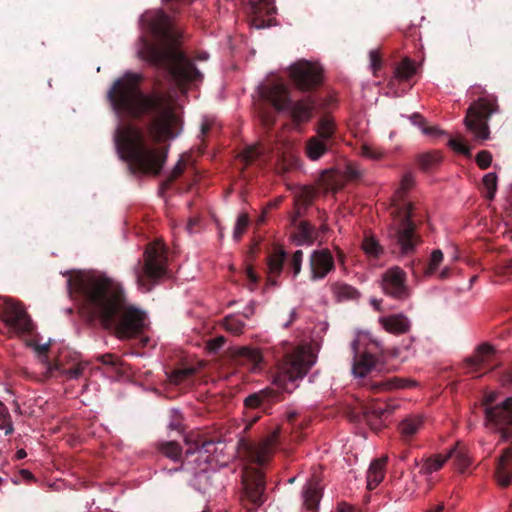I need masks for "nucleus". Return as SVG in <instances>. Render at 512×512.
<instances>
[{"mask_svg":"<svg viewBox=\"0 0 512 512\" xmlns=\"http://www.w3.org/2000/svg\"><path fill=\"white\" fill-rule=\"evenodd\" d=\"M142 81V74L127 71L114 81L107 98L119 117L149 116L146 134L152 145L141 129L131 125L117 127L114 142L131 174L155 177L161 174L169 150V146L159 144L178 136L180 119L169 97L161 91L144 93L140 88Z\"/></svg>","mask_w":512,"mask_h":512,"instance_id":"f257e3e1","label":"nucleus"},{"mask_svg":"<svg viewBox=\"0 0 512 512\" xmlns=\"http://www.w3.org/2000/svg\"><path fill=\"white\" fill-rule=\"evenodd\" d=\"M67 289L90 324L113 330L121 339L136 338L148 326L144 310L128 304L122 286L104 274L67 272Z\"/></svg>","mask_w":512,"mask_h":512,"instance_id":"f03ea898","label":"nucleus"},{"mask_svg":"<svg viewBox=\"0 0 512 512\" xmlns=\"http://www.w3.org/2000/svg\"><path fill=\"white\" fill-rule=\"evenodd\" d=\"M142 29L154 38H139L138 56L149 64L169 72L176 84L201 82L203 75L180 48V34L173 28L169 16L162 10H150L140 18Z\"/></svg>","mask_w":512,"mask_h":512,"instance_id":"7ed1b4c3","label":"nucleus"},{"mask_svg":"<svg viewBox=\"0 0 512 512\" xmlns=\"http://www.w3.org/2000/svg\"><path fill=\"white\" fill-rule=\"evenodd\" d=\"M415 184L414 176L408 172L404 174L399 188L392 197L391 216L388 236L393 246V252L401 256L413 254L416 248L422 243L421 236L416 232L414 218L416 207L408 201L406 196Z\"/></svg>","mask_w":512,"mask_h":512,"instance_id":"20e7f679","label":"nucleus"},{"mask_svg":"<svg viewBox=\"0 0 512 512\" xmlns=\"http://www.w3.org/2000/svg\"><path fill=\"white\" fill-rule=\"evenodd\" d=\"M261 96L270 102L278 112H287L295 126L308 123L316 109V99L307 96L293 101L288 87L283 83L265 86Z\"/></svg>","mask_w":512,"mask_h":512,"instance_id":"39448f33","label":"nucleus"},{"mask_svg":"<svg viewBox=\"0 0 512 512\" xmlns=\"http://www.w3.org/2000/svg\"><path fill=\"white\" fill-rule=\"evenodd\" d=\"M133 272L138 287L144 292L151 291L168 273L166 246L160 241L148 243Z\"/></svg>","mask_w":512,"mask_h":512,"instance_id":"423d86ee","label":"nucleus"},{"mask_svg":"<svg viewBox=\"0 0 512 512\" xmlns=\"http://www.w3.org/2000/svg\"><path fill=\"white\" fill-rule=\"evenodd\" d=\"M315 363L313 353L302 346L294 347L286 352L277 362L273 383L285 392L296 389V381L302 379Z\"/></svg>","mask_w":512,"mask_h":512,"instance_id":"0eeeda50","label":"nucleus"},{"mask_svg":"<svg viewBox=\"0 0 512 512\" xmlns=\"http://www.w3.org/2000/svg\"><path fill=\"white\" fill-rule=\"evenodd\" d=\"M494 400V396L489 395L484 401L487 424L500 434L501 441L512 444V396L499 404L491 405Z\"/></svg>","mask_w":512,"mask_h":512,"instance_id":"6e6552de","label":"nucleus"},{"mask_svg":"<svg viewBox=\"0 0 512 512\" xmlns=\"http://www.w3.org/2000/svg\"><path fill=\"white\" fill-rule=\"evenodd\" d=\"M496 109V103L483 98L469 106L464 122L476 139L486 140L489 138L490 131L487 122Z\"/></svg>","mask_w":512,"mask_h":512,"instance_id":"1a4fd4ad","label":"nucleus"},{"mask_svg":"<svg viewBox=\"0 0 512 512\" xmlns=\"http://www.w3.org/2000/svg\"><path fill=\"white\" fill-rule=\"evenodd\" d=\"M289 77L302 93L312 92L323 83V69L310 61L299 60L290 65Z\"/></svg>","mask_w":512,"mask_h":512,"instance_id":"9d476101","label":"nucleus"},{"mask_svg":"<svg viewBox=\"0 0 512 512\" xmlns=\"http://www.w3.org/2000/svg\"><path fill=\"white\" fill-rule=\"evenodd\" d=\"M393 404L372 400L369 403L359 401L356 406L347 408V417L351 422L365 420L372 428L381 425L382 418L394 412Z\"/></svg>","mask_w":512,"mask_h":512,"instance_id":"9b49d317","label":"nucleus"},{"mask_svg":"<svg viewBox=\"0 0 512 512\" xmlns=\"http://www.w3.org/2000/svg\"><path fill=\"white\" fill-rule=\"evenodd\" d=\"M278 432L271 433L261 442H252L241 438L238 441L237 450L240 458L250 464L264 465L268 462L273 447L276 445Z\"/></svg>","mask_w":512,"mask_h":512,"instance_id":"f8f14e48","label":"nucleus"},{"mask_svg":"<svg viewBox=\"0 0 512 512\" xmlns=\"http://www.w3.org/2000/svg\"><path fill=\"white\" fill-rule=\"evenodd\" d=\"M379 285L385 295L395 300L405 301L411 295L407 284V274L399 266H393L384 271Z\"/></svg>","mask_w":512,"mask_h":512,"instance_id":"ddd939ff","label":"nucleus"},{"mask_svg":"<svg viewBox=\"0 0 512 512\" xmlns=\"http://www.w3.org/2000/svg\"><path fill=\"white\" fill-rule=\"evenodd\" d=\"M497 365L494 347L488 343H483L476 348L470 357L464 360L463 369L466 374L479 377L493 370Z\"/></svg>","mask_w":512,"mask_h":512,"instance_id":"4468645a","label":"nucleus"},{"mask_svg":"<svg viewBox=\"0 0 512 512\" xmlns=\"http://www.w3.org/2000/svg\"><path fill=\"white\" fill-rule=\"evenodd\" d=\"M5 324L18 334L30 335L34 330L32 319L21 304L7 301L3 309Z\"/></svg>","mask_w":512,"mask_h":512,"instance_id":"2eb2a0df","label":"nucleus"},{"mask_svg":"<svg viewBox=\"0 0 512 512\" xmlns=\"http://www.w3.org/2000/svg\"><path fill=\"white\" fill-rule=\"evenodd\" d=\"M242 483L245 495L253 505L260 506L265 502V479L260 469L246 467Z\"/></svg>","mask_w":512,"mask_h":512,"instance_id":"dca6fc26","label":"nucleus"},{"mask_svg":"<svg viewBox=\"0 0 512 512\" xmlns=\"http://www.w3.org/2000/svg\"><path fill=\"white\" fill-rule=\"evenodd\" d=\"M279 400V393L269 388L261 390L257 393L250 394L244 399V406L247 410L246 415L249 417V413L253 410L267 413ZM250 417V424H253L260 418V415L258 413L251 414Z\"/></svg>","mask_w":512,"mask_h":512,"instance_id":"f3484780","label":"nucleus"},{"mask_svg":"<svg viewBox=\"0 0 512 512\" xmlns=\"http://www.w3.org/2000/svg\"><path fill=\"white\" fill-rule=\"evenodd\" d=\"M335 270V261L328 249L314 250L309 256L310 280H323Z\"/></svg>","mask_w":512,"mask_h":512,"instance_id":"a211bd4d","label":"nucleus"},{"mask_svg":"<svg viewBox=\"0 0 512 512\" xmlns=\"http://www.w3.org/2000/svg\"><path fill=\"white\" fill-rule=\"evenodd\" d=\"M274 0H258L251 1L248 8L250 16V23L257 29H262L270 26V19L266 16H271L276 12Z\"/></svg>","mask_w":512,"mask_h":512,"instance_id":"6ab92c4d","label":"nucleus"},{"mask_svg":"<svg viewBox=\"0 0 512 512\" xmlns=\"http://www.w3.org/2000/svg\"><path fill=\"white\" fill-rule=\"evenodd\" d=\"M315 138L333 146L338 141V127L335 119L329 114H323L317 121L315 126Z\"/></svg>","mask_w":512,"mask_h":512,"instance_id":"aec40b11","label":"nucleus"},{"mask_svg":"<svg viewBox=\"0 0 512 512\" xmlns=\"http://www.w3.org/2000/svg\"><path fill=\"white\" fill-rule=\"evenodd\" d=\"M351 347L354 353L352 366L353 374L357 377H365L375 367L377 359L369 352L359 353L357 340L351 343Z\"/></svg>","mask_w":512,"mask_h":512,"instance_id":"412c9836","label":"nucleus"},{"mask_svg":"<svg viewBox=\"0 0 512 512\" xmlns=\"http://www.w3.org/2000/svg\"><path fill=\"white\" fill-rule=\"evenodd\" d=\"M495 477L501 487H508L512 481V448H505L497 458Z\"/></svg>","mask_w":512,"mask_h":512,"instance_id":"4be33fe9","label":"nucleus"},{"mask_svg":"<svg viewBox=\"0 0 512 512\" xmlns=\"http://www.w3.org/2000/svg\"><path fill=\"white\" fill-rule=\"evenodd\" d=\"M286 260L287 253L282 248H276L269 254L267 257V283L269 285H277V279L283 271Z\"/></svg>","mask_w":512,"mask_h":512,"instance_id":"5701e85b","label":"nucleus"},{"mask_svg":"<svg viewBox=\"0 0 512 512\" xmlns=\"http://www.w3.org/2000/svg\"><path fill=\"white\" fill-rule=\"evenodd\" d=\"M299 217H292V224L295 226V230L292 234L293 241L298 246L312 245L317 239V232L315 227L308 221H299Z\"/></svg>","mask_w":512,"mask_h":512,"instance_id":"b1692460","label":"nucleus"},{"mask_svg":"<svg viewBox=\"0 0 512 512\" xmlns=\"http://www.w3.org/2000/svg\"><path fill=\"white\" fill-rule=\"evenodd\" d=\"M423 417L420 415H410L403 419L398 425V431L402 441L408 443L422 429Z\"/></svg>","mask_w":512,"mask_h":512,"instance_id":"393cba45","label":"nucleus"},{"mask_svg":"<svg viewBox=\"0 0 512 512\" xmlns=\"http://www.w3.org/2000/svg\"><path fill=\"white\" fill-rule=\"evenodd\" d=\"M388 456L374 459L367 471V488L375 489L384 479Z\"/></svg>","mask_w":512,"mask_h":512,"instance_id":"a878e982","label":"nucleus"},{"mask_svg":"<svg viewBox=\"0 0 512 512\" xmlns=\"http://www.w3.org/2000/svg\"><path fill=\"white\" fill-rule=\"evenodd\" d=\"M382 327L389 333L404 334L410 329V321L403 314H393L379 319Z\"/></svg>","mask_w":512,"mask_h":512,"instance_id":"bb28decb","label":"nucleus"},{"mask_svg":"<svg viewBox=\"0 0 512 512\" xmlns=\"http://www.w3.org/2000/svg\"><path fill=\"white\" fill-rule=\"evenodd\" d=\"M416 386V382L411 379L402 378V377H390L385 378L380 381H374L370 384V389L373 392H381V391H391L394 389L400 388H408Z\"/></svg>","mask_w":512,"mask_h":512,"instance_id":"cd10ccee","label":"nucleus"},{"mask_svg":"<svg viewBox=\"0 0 512 512\" xmlns=\"http://www.w3.org/2000/svg\"><path fill=\"white\" fill-rule=\"evenodd\" d=\"M239 364L247 365L249 369L256 370L262 363V355L256 348L241 347L235 352Z\"/></svg>","mask_w":512,"mask_h":512,"instance_id":"c85d7f7f","label":"nucleus"},{"mask_svg":"<svg viewBox=\"0 0 512 512\" xmlns=\"http://www.w3.org/2000/svg\"><path fill=\"white\" fill-rule=\"evenodd\" d=\"M330 290L337 302L357 300L360 292L345 282L336 281L330 284Z\"/></svg>","mask_w":512,"mask_h":512,"instance_id":"c756f323","label":"nucleus"},{"mask_svg":"<svg viewBox=\"0 0 512 512\" xmlns=\"http://www.w3.org/2000/svg\"><path fill=\"white\" fill-rule=\"evenodd\" d=\"M332 149L333 146L329 145L328 143H325L324 141L319 140L318 138H315L314 136L310 137L306 141L305 145L306 156L312 161L319 160Z\"/></svg>","mask_w":512,"mask_h":512,"instance_id":"7c9ffc66","label":"nucleus"},{"mask_svg":"<svg viewBox=\"0 0 512 512\" xmlns=\"http://www.w3.org/2000/svg\"><path fill=\"white\" fill-rule=\"evenodd\" d=\"M321 489L317 482H310L303 490L304 506L308 512H316L321 499Z\"/></svg>","mask_w":512,"mask_h":512,"instance_id":"2f4dec72","label":"nucleus"},{"mask_svg":"<svg viewBox=\"0 0 512 512\" xmlns=\"http://www.w3.org/2000/svg\"><path fill=\"white\" fill-rule=\"evenodd\" d=\"M315 192L309 187H303L295 196V214L296 217H302L305 210L312 204Z\"/></svg>","mask_w":512,"mask_h":512,"instance_id":"473e14b6","label":"nucleus"},{"mask_svg":"<svg viewBox=\"0 0 512 512\" xmlns=\"http://www.w3.org/2000/svg\"><path fill=\"white\" fill-rule=\"evenodd\" d=\"M266 153V148L262 144H255L246 147L240 154L239 160L247 167L258 160Z\"/></svg>","mask_w":512,"mask_h":512,"instance_id":"72a5a7b5","label":"nucleus"},{"mask_svg":"<svg viewBox=\"0 0 512 512\" xmlns=\"http://www.w3.org/2000/svg\"><path fill=\"white\" fill-rule=\"evenodd\" d=\"M447 457L448 459H454V462L460 471H463L470 465V460L467 456L466 449L459 443H457L455 447H453L449 453H447Z\"/></svg>","mask_w":512,"mask_h":512,"instance_id":"f704fd0d","label":"nucleus"},{"mask_svg":"<svg viewBox=\"0 0 512 512\" xmlns=\"http://www.w3.org/2000/svg\"><path fill=\"white\" fill-rule=\"evenodd\" d=\"M415 73V63L409 58H404L395 68V77L402 81H408Z\"/></svg>","mask_w":512,"mask_h":512,"instance_id":"c9c22d12","label":"nucleus"},{"mask_svg":"<svg viewBox=\"0 0 512 512\" xmlns=\"http://www.w3.org/2000/svg\"><path fill=\"white\" fill-rule=\"evenodd\" d=\"M442 160V156L438 152H428L420 154L417 162L421 170L428 172L434 169Z\"/></svg>","mask_w":512,"mask_h":512,"instance_id":"e433bc0d","label":"nucleus"},{"mask_svg":"<svg viewBox=\"0 0 512 512\" xmlns=\"http://www.w3.org/2000/svg\"><path fill=\"white\" fill-rule=\"evenodd\" d=\"M362 249L368 257L373 259H378L383 254V247L373 236H365Z\"/></svg>","mask_w":512,"mask_h":512,"instance_id":"4c0bfd02","label":"nucleus"},{"mask_svg":"<svg viewBox=\"0 0 512 512\" xmlns=\"http://www.w3.org/2000/svg\"><path fill=\"white\" fill-rule=\"evenodd\" d=\"M158 449L163 455L173 461H178L181 459L182 447L176 441L160 443Z\"/></svg>","mask_w":512,"mask_h":512,"instance_id":"58836bf2","label":"nucleus"},{"mask_svg":"<svg viewBox=\"0 0 512 512\" xmlns=\"http://www.w3.org/2000/svg\"><path fill=\"white\" fill-rule=\"evenodd\" d=\"M447 460V454L444 456L441 454L433 455L425 460L421 468V472L423 474H431L433 472H436L443 467Z\"/></svg>","mask_w":512,"mask_h":512,"instance_id":"ea45409f","label":"nucleus"},{"mask_svg":"<svg viewBox=\"0 0 512 512\" xmlns=\"http://www.w3.org/2000/svg\"><path fill=\"white\" fill-rule=\"evenodd\" d=\"M195 373L192 367L178 368L171 371L168 375L170 383L180 385L189 379Z\"/></svg>","mask_w":512,"mask_h":512,"instance_id":"a19ab883","label":"nucleus"},{"mask_svg":"<svg viewBox=\"0 0 512 512\" xmlns=\"http://www.w3.org/2000/svg\"><path fill=\"white\" fill-rule=\"evenodd\" d=\"M202 440V434L199 432H190L185 438V444L188 446L185 455L189 456L200 451V445Z\"/></svg>","mask_w":512,"mask_h":512,"instance_id":"79ce46f5","label":"nucleus"},{"mask_svg":"<svg viewBox=\"0 0 512 512\" xmlns=\"http://www.w3.org/2000/svg\"><path fill=\"white\" fill-rule=\"evenodd\" d=\"M224 327L228 332L234 335H240L243 333L245 323L238 317L229 315L224 319Z\"/></svg>","mask_w":512,"mask_h":512,"instance_id":"37998d69","label":"nucleus"},{"mask_svg":"<svg viewBox=\"0 0 512 512\" xmlns=\"http://www.w3.org/2000/svg\"><path fill=\"white\" fill-rule=\"evenodd\" d=\"M185 164L182 160H179L177 164L174 166L170 174L167 176V178L162 182L161 184V190L165 191L168 190L171 185L174 183V181L179 178L183 171H184Z\"/></svg>","mask_w":512,"mask_h":512,"instance_id":"c03bdc74","label":"nucleus"},{"mask_svg":"<svg viewBox=\"0 0 512 512\" xmlns=\"http://www.w3.org/2000/svg\"><path fill=\"white\" fill-rule=\"evenodd\" d=\"M483 185L486 189V198L492 200L497 191V176L495 173H488L483 177Z\"/></svg>","mask_w":512,"mask_h":512,"instance_id":"a18cd8bd","label":"nucleus"},{"mask_svg":"<svg viewBox=\"0 0 512 512\" xmlns=\"http://www.w3.org/2000/svg\"><path fill=\"white\" fill-rule=\"evenodd\" d=\"M249 225V217L247 214H240L237 218L234 231L233 238L235 241H239L243 234L246 232Z\"/></svg>","mask_w":512,"mask_h":512,"instance_id":"49530a36","label":"nucleus"},{"mask_svg":"<svg viewBox=\"0 0 512 512\" xmlns=\"http://www.w3.org/2000/svg\"><path fill=\"white\" fill-rule=\"evenodd\" d=\"M303 251L296 250L288 262V268L293 272V277L296 278L302 270Z\"/></svg>","mask_w":512,"mask_h":512,"instance_id":"de8ad7c7","label":"nucleus"},{"mask_svg":"<svg viewBox=\"0 0 512 512\" xmlns=\"http://www.w3.org/2000/svg\"><path fill=\"white\" fill-rule=\"evenodd\" d=\"M0 429L5 430L8 435L13 432V426L10 419V414L7 407L0 401Z\"/></svg>","mask_w":512,"mask_h":512,"instance_id":"09e8293b","label":"nucleus"},{"mask_svg":"<svg viewBox=\"0 0 512 512\" xmlns=\"http://www.w3.org/2000/svg\"><path fill=\"white\" fill-rule=\"evenodd\" d=\"M443 261V253L441 250H434L431 254L430 261L425 268L426 275H432L435 273L441 262Z\"/></svg>","mask_w":512,"mask_h":512,"instance_id":"8fccbe9b","label":"nucleus"},{"mask_svg":"<svg viewBox=\"0 0 512 512\" xmlns=\"http://www.w3.org/2000/svg\"><path fill=\"white\" fill-rule=\"evenodd\" d=\"M55 368L58 369V370H61V372L65 375H67L68 378L70 379H77L79 378L82 374H83V371L85 369V367L78 363V364H75L69 368H62L58 363L55 364Z\"/></svg>","mask_w":512,"mask_h":512,"instance_id":"3c124183","label":"nucleus"},{"mask_svg":"<svg viewBox=\"0 0 512 512\" xmlns=\"http://www.w3.org/2000/svg\"><path fill=\"white\" fill-rule=\"evenodd\" d=\"M475 160L479 168L485 170L491 165L492 154L487 150H482L477 153Z\"/></svg>","mask_w":512,"mask_h":512,"instance_id":"603ef678","label":"nucleus"},{"mask_svg":"<svg viewBox=\"0 0 512 512\" xmlns=\"http://www.w3.org/2000/svg\"><path fill=\"white\" fill-rule=\"evenodd\" d=\"M448 144L457 153L463 154L465 156L471 155L470 147L459 139H450Z\"/></svg>","mask_w":512,"mask_h":512,"instance_id":"864d4df0","label":"nucleus"},{"mask_svg":"<svg viewBox=\"0 0 512 512\" xmlns=\"http://www.w3.org/2000/svg\"><path fill=\"white\" fill-rule=\"evenodd\" d=\"M383 154L384 153L382 150L374 148L369 145H363L361 147V155L372 160L381 159L383 157Z\"/></svg>","mask_w":512,"mask_h":512,"instance_id":"5fc2aeb1","label":"nucleus"},{"mask_svg":"<svg viewBox=\"0 0 512 512\" xmlns=\"http://www.w3.org/2000/svg\"><path fill=\"white\" fill-rule=\"evenodd\" d=\"M216 442L212 438H207L202 434V440L200 445V451L205 454H212L216 448H215Z\"/></svg>","mask_w":512,"mask_h":512,"instance_id":"6e6d98bb","label":"nucleus"},{"mask_svg":"<svg viewBox=\"0 0 512 512\" xmlns=\"http://www.w3.org/2000/svg\"><path fill=\"white\" fill-rule=\"evenodd\" d=\"M317 103L319 104L320 108L323 111H326L329 110L330 108H333L336 105L337 99L333 95H327L323 99H317L316 104Z\"/></svg>","mask_w":512,"mask_h":512,"instance_id":"4d7b16f0","label":"nucleus"},{"mask_svg":"<svg viewBox=\"0 0 512 512\" xmlns=\"http://www.w3.org/2000/svg\"><path fill=\"white\" fill-rule=\"evenodd\" d=\"M226 343V338L224 336H217L213 339H211L208 342V348L211 352H218Z\"/></svg>","mask_w":512,"mask_h":512,"instance_id":"13d9d810","label":"nucleus"},{"mask_svg":"<svg viewBox=\"0 0 512 512\" xmlns=\"http://www.w3.org/2000/svg\"><path fill=\"white\" fill-rule=\"evenodd\" d=\"M35 351L38 353L41 362L49 364L47 356L49 344H37L35 345Z\"/></svg>","mask_w":512,"mask_h":512,"instance_id":"bf43d9fd","label":"nucleus"},{"mask_svg":"<svg viewBox=\"0 0 512 512\" xmlns=\"http://www.w3.org/2000/svg\"><path fill=\"white\" fill-rule=\"evenodd\" d=\"M99 360L101 361V363H103L105 365L113 366V367H116L120 362V359L113 354L101 355L99 357Z\"/></svg>","mask_w":512,"mask_h":512,"instance_id":"052dcab7","label":"nucleus"},{"mask_svg":"<svg viewBox=\"0 0 512 512\" xmlns=\"http://www.w3.org/2000/svg\"><path fill=\"white\" fill-rule=\"evenodd\" d=\"M501 382L504 387L512 388V366L502 374Z\"/></svg>","mask_w":512,"mask_h":512,"instance_id":"680f3d73","label":"nucleus"},{"mask_svg":"<svg viewBox=\"0 0 512 512\" xmlns=\"http://www.w3.org/2000/svg\"><path fill=\"white\" fill-rule=\"evenodd\" d=\"M370 60H371V66L374 71L380 69L381 59H380L379 54L376 51L373 50L370 52Z\"/></svg>","mask_w":512,"mask_h":512,"instance_id":"e2e57ef3","label":"nucleus"},{"mask_svg":"<svg viewBox=\"0 0 512 512\" xmlns=\"http://www.w3.org/2000/svg\"><path fill=\"white\" fill-rule=\"evenodd\" d=\"M261 121L266 128H271L274 125L275 117L270 114L263 113L261 115Z\"/></svg>","mask_w":512,"mask_h":512,"instance_id":"0e129e2a","label":"nucleus"},{"mask_svg":"<svg viewBox=\"0 0 512 512\" xmlns=\"http://www.w3.org/2000/svg\"><path fill=\"white\" fill-rule=\"evenodd\" d=\"M410 120L415 126H418L422 129L425 126V119L418 113L412 114L410 116Z\"/></svg>","mask_w":512,"mask_h":512,"instance_id":"69168bd1","label":"nucleus"},{"mask_svg":"<svg viewBox=\"0 0 512 512\" xmlns=\"http://www.w3.org/2000/svg\"><path fill=\"white\" fill-rule=\"evenodd\" d=\"M422 132L425 135H430V136H439V135L443 134V132L436 126H431V127L424 126L422 129Z\"/></svg>","mask_w":512,"mask_h":512,"instance_id":"338daca9","label":"nucleus"},{"mask_svg":"<svg viewBox=\"0 0 512 512\" xmlns=\"http://www.w3.org/2000/svg\"><path fill=\"white\" fill-rule=\"evenodd\" d=\"M346 174L350 179H357L360 177V172L351 166L347 167Z\"/></svg>","mask_w":512,"mask_h":512,"instance_id":"774afa93","label":"nucleus"}]
</instances>
